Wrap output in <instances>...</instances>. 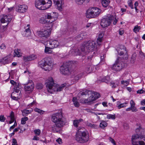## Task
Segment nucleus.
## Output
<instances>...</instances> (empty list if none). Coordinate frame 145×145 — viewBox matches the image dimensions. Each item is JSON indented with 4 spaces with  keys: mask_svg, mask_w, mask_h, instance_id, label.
Listing matches in <instances>:
<instances>
[{
    "mask_svg": "<svg viewBox=\"0 0 145 145\" xmlns=\"http://www.w3.org/2000/svg\"><path fill=\"white\" fill-rule=\"evenodd\" d=\"M51 120L55 123L52 126V130L54 133H61V127L66 122V119L63 116L61 112L53 114L51 116Z\"/></svg>",
    "mask_w": 145,
    "mask_h": 145,
    "instance_id": "1",
    "label": "nucleus"
},
{
    "mask_svg": "<svg viewBox=\"0 0 145 145\" xmlns=\"http://www.w3.org/2000/svg\"><path fill=\"white\" fill-rule=\"evenodd\" d=\"M136 134L132 136V141L133 145H145V135L143 134L145 129L140 127L136 129Z\"/></svg>",
    "mask_w": 145,
    "mask_h": 145,
    "instance_id": "2",
    "label": "nucleus"
},
{
    "mask_svg": "<svg viewBox=\"0 0 145 145\" xmlns=\"http://www.w3.org/2000/svg\"><path fill=\"white\" fill-rule=\"evenodd\" d=\"M84 129L83 127H79L78 129L75 139L79 142L84 143L87 141L89 139L88 133L84 131Z\"/></svg>",
    "mask_w": 145,
    "mask_h": 145,
    "instance_id": "3",
    "label": "nucleus"
},
{
    "mask_svg": "<svg viewBox=\"0 0 145 145\" xmlns=\"http://www.w3.org/2000/svg\"><path fill=\"white\" fill-rule=\"evenodd\" d=\"M53 60L51 57L46 58L39 62V66L46 71L51 70L53 66Z\"/></svg>",
    "mask_w": 145,
    "mask_h": 145,
    "instance_id": "4",
    "label": "nucleus"
},
{
    "mask_svg": "<svg viewBox=\"0 0 145 145\" xmlns=\"http://www.w3.org/2000/svg\"><path fill=\"white\" fill-rule=\"evenodd\" d=\"M45 84L48 92L52 93L53 92H59L61 91L67 84L66 83H65L59 86L54 82H46Z\"/></svg>",
    "mask_w": 145,
    "mask_h": 145,
    "instance_id": "5",
    "label": "nucleus"
},
{
    "mask_svg": "<svg viewBox=\"0 0 145 145\" xmlns=\"http://www.w3.org/2000/svg\"><path fill=\"white\" fill-rule=\"evenodd\" d=\"M52 5L51 0H36L35 3V7L41 10L48 8Z\"/></svg>",
    "mask_w": 145,
    "mask_h": 145,
    "instance_id": "6",
    "label": "nucleus"
},
{
    "mask_svg": "<svg viewBox=\"0 0 145 145\" xmlns=\"http://www.w3.org/2000/svg\"><path fill=\"white\" fill-rule=\"evenodd\" d=\"M95 43L93 41H89L84 42L81 47L82 52L84 54H86L92 51L94 49Z\"/></svg>",
    "mask_w": 145,
    "mask_h": 145,
    "instance_id": "7",
    "label": "nucleus"
},
{
    "mask_svg": "<svg viewBox=\"0 0 145 145\" xmlns=\"http://www.w3.org/2000/svg\"><path fill=\"white\" fill-rule=\"evenodd\" d=\"M113 20V24L115 25L117 22V19L111 15L108 14L102 19L101 25L103 27H107L110 25Z\"/></svg>",
    "mask_w": 145,
    "mask_h": 145,
    "instance_id": "8",
    "label": "nucleus"
},
{
    "mask_svg": "<svg viewBox=\"0 0 145 145\" xmlns=\"http://www.w3.org/2000/svg\"><path fill=\"white\" fill-rule=\"evenodd\" d=\"M101 10L96 7L90 8L88 10L86 14V17L88 18H94L98 16Z\"/></svg>",
    "mask_w": 145,
    "mask_h": 145,
    "instance_id": "9",
    "label": "nucleus"
},
{
    "mask_svg": "<svg viewBox=\"0 0 145 145\" xmlns=\"http://www.w3.org/2000/svg\"><path fill=\"white\" fill-rule=\"evenodd\" d=\"M71 66V65L70 64V62L64 63L61 67L60 71L63 74L69 75L72 72Z\"/></svg>",
    "mask_w": 145,
    "mask_h": 145,
    "instance_id": "10",
    "label": "nucleus"
},
{
    "mask_svg": "<svg viewBox=\"0 0 145 145\" xmlns=\"http://www.w3.org/2000/svg\"><path fill=\"white\" fill-rule=\"evenodd\" d=\"M46 46L50 47L51 48H57L59 45V42L56 40L50 39L46 41Z\"/></svg>",
    "mask_w": 145,
    "mask_h": 145,
    "instance_id": "11",
    "label": "nucleus"
},
{
    "mask_svg": "<svg viewBox=\"0 0 145 145\" xmlns=\"http://www.w3.org/2000/svg\"><path fill=\"white\" fill-rule=\"evenodd\" d=\"M51 31L50 29H44V31H37V34L40 37H48L50 35Z\"/></svg>",
    "mask_w": 145,
    "mask_h": 145,
    "instance_id": "12",
    "label": "nucleus"
},
{
    "mask_svg": "<svg viewBox=\"0 0 145 145\" xmlns=\"http://www.w3.org/2000/svg\"><path fill=\"white\" fill-rule=\"evenodd\" d=\"M12 17V16L10 14L3 15L1 19V22L2 23H7V24L5 25L6 26L10 22Z\"/></svg>",
    "mask_w": 145,
    "mask_h": 145,
    "instance_id": "13",
    "label": "nucleus"
},
{
    "mask_svg": "<svg viewBox=\"0 0 145 145\" xmlns=\"http://www.w3.org/2000/svg\"><path fill=\"white\" fill-rule=\"evenodd\" d=\"M54 1L57 7V8L61 10L64 6V3L63 0H54Z\"/></svg>",
    "mask_w": 145,
    "mask_h": 145,
    "instance_id": "14",
    "label": "nucleus"
},
{
    "mask_svg": "<svg viewBox=\"0 0 145 145\" xmlns=\"http://www.w3.org/2000/svg\"><path fill=\"white\" fill-rule=\"evenodd\" d=\"M123 67L120 63L117 62L116 61L112 66V68L113 70L115 71H119Z\"/></svg>",
    "mask_w": 145,
    "mask_h": 145,
    "instance_id": "15",
    "label": "nucleus"
},
{
    "mask_svg": "<svg viewBox=\"0 0 145 145\" xmlns=\"http://www.w3.org/2000/svg\"><path fill=\"white\" fill-rule=\"evenodd\" d=\"M11 84L14 87V90L17 92H20V89H21L22 86L21 84L18 82H10Z\"/></svg>",
    "mask_w": 145,
    "mask_h": 145,
    "instance_id": "16",
    "label": "nucleus"
},
{
    "mask_svg": "<svg viewBox=\"0 0 145 145\" xmlns=\"http://www.w3.org/2000/svg\"><path fill=\"white\" fill-rule=\"evenodd\" d=\"M34 86L33 82H29L28 84L25 86V91H31L33 90Z\"/></svg>",
    "mask_w": 145,
    "mask_h": 145,
    "instance_id": "17",
    "label": "nucleus"
},
{
    "mask_svg": "<svg viewBox=\"0 0 145 145\" xmlns=\"http://www.w3.org/2000/svg\"><path fill=\"white\" fill-rule=\"evenodd\" d=\"M35 58L36 57L34 55H32L23 57V60L25 62L33 60L35 59Z\"/></svg>",
    "mask_w": 145,
    "mask_h": 145,
    "instance_id": "18",
    "label": "nucleus"
},
{
    "mask_svg": "<svg viewBox=\"0 0 145 145\" xmlns=\"http://www.w3.org/2000/svg\"><path fill=\"white\" fill-rule=\"evenodd\" d=\"M18 11L20 12L24 13L25 12L27 8V6L25 5H20L18 6Z\"/></svg>",
    "mask_w": 145,
    "mask_h": 145,
    "instance_id": "19",
    "label": "nucleus"
},
{
    "mask_svg": "<svg viewBox=\"0 0 145 145\" xmlns=\"http://www.w3.org/2000/svg\"><path fill=\"white\" fill-rule=\"evenodd\" d=\"M131 105L130 108H127V110H129L130 109L132 112H136L137 111L136 108L135 107V103L132 100H131L130 102Z\"/></svg>",
    "mask_w": 145,
    "mask_h": 145,
    "instance_id": "20",
    "label": "nucleus"
},
{
    "mask_svg": "<svg viewBox=\"0 0 145 145\" xmlns=\"http://www.w3.org/2000/svg\"><path fill=\"white\" fill-rule=\"evenodd\" d=\"M92 93V91L86 89L81 91L80 92V94L82 95H88L89 96L90 95H91Z\"/></svg>",
    "mask_w": 145,
    "mask_h": 145,
    "instance_id": "21",
    "label": "nucleus"
},
{
    "mask_svg": "<svg viewBox=\"0 0 145 145\" xmlns=\"http://www.w3.org/2000/svg\"><path fill=\"white\" fill-rule=\"evenodd\" d=\"M98 80L101 82H106L110 81V79L109 76L100 77L98 78Z\"/></svg>",
    "mask_w": 145,
    "mask_h": 145,
    "instance_id": "22",
    "label": "nucleus"
},
{
    "mask_svg": "<svg viewBox=\"0 0 145 145\" xmlns=\"http://www.w3.org/2000/svg\"><path fill=\"white\" fill-rule=\"evenodd\" d=\"M86 35L85 33H82L76 37L75 39L77 41H80L84 38Z\"/></svg>",
    "mask_w": 145,
    "mask_h": 145,
    "instance_id": "23",
    "label": "nucleus"
},
{
    "mask_svg": "<svg viewBox=\"0 0 145 145\" xmlns=\"http://www.w3.org/2000/svg\"><path fill=\"white\" fill-rule=\"evenodd\" d=\"M50 14L52 15V18H53V20H49V22L52 23L57 19L58 16V15L57 13L54 12H51L50 13Z\"/></svg>",
    "mask_w": 145,
    "mask_h": 145,
    "instance_id": "24",
    "label": "nucleus"
},
{
    "mask_svg": "<svg viewBox=\"0 0 145 145\" xmlns=\"http://www.w3.org/2000/svg\"><path fill=\"white\" fill-rule=\"evenodd\" d=\"M104 34L103 33H101L99 34L98 38L97 39V43L98 45H101Z\"/></svg>",
    "mask_w": 145,
    "mask_h": 145,
    "instance_id": "25",
    "label": "nucleus"
},
{
    "mask_svg": "<svg viewBox=\"0 0 145 145\" xmlns=\"http://www.w3.org/2000/svg\"><path fill=\"white\" fill-rule=\"evenodd\" d=\"M95 101V99L93 95H91L89 97L86 99V103L89 104L91 102Z\"/></svg>",
    "mask_w": 145,
    "mask_h": 145,
    "instance_id": "26",
    "label": "nucleus"
},
{
    "mask_svg": "<svg viewBox=\"0 0 145 145\" xmlns=\"http://www.w3.org/2000/svg\"><path fill=\"white\" fill-rule=\"evenodd\" d=\"M76 29L73 27L69 28L67 29V33L69 34H72L75 33L76 31Z\"/></svg>",
    "mask_w": 145,
    "mask_h": 145,
    "instance_id": "27",
    "label": "nucleus"
},
{
    "mask_svg": "<svg viewBox=\"0 0 145 145\" xmlns=\"http://www.w3.org/2000/svg\"><path fill=\"white\" fill-rule=\"evenodd\" d=\"M29 25H27L26 27H25V32H26L25 35L27 37L30 35L31 34V31L29 27Z\"/></svg>",
    "mask_w": 145,
    "mask_h": 145,
    "instance_id": "28",
    "label": "nucleus"
},
{
    "mask_svg": "<svg viewBox=\"0 0 145 145\" xmlns=\"http://www.w3.org/2000/svg\"><path fill=\"white\" fill-rule=\"evenodd\" d=\"M110 3L109 0H101V3L103 6L105 7H107Z\"/></svg>",
    "mask_w": 145,
    "mask_h": 145,
    "instance_id": "29",
    "label": "nucleus"
},
{
    "mask_svg": "<svg viewBox=\"0 0 145 145\" xmlns=\"http://www.w3.org/2000/svg\"><path fill=\"white\" fill-rule=\"evenodd\" d=\"M90 1V0H75V2L77 4L81 5L84 2L88 3Z\"/></svg>",
    "mask_w": 145,
    "mask_h": 145,
    "instance_id": "30",
    "label": "nucleus"
},
{
    "mask_svg": "<svg viewBox=\"0 0 145 145\" xmlns=\"http://www.w3.org/2000/svg\"><path fill=\"white\" fill-rule=\"evenodd\" d=\"M46 43V42L45 43ZM45 49L44 50V52L46 54H50L52 52V51L51 50L52 48H51L50 47L46 46V44H45Z\"/></svg>",
    "mask_w": 145,
    "mask_h": 145,
    "instance_id": "31",
    "label": "nucleus"
},
{
    "mask_svg": "<svg viewBox=\"0 0 145 145\" xmlns=\"http://www.w3.org/2000/svg\"><path fill=\"white\" fill-rule=\"evenodd\" d=\"M40 23L42 24H44L46 23H50L49 22V20H46V18L44 17L41 18L39 20Z\"/></svg>",
    "mask_w": 145,
    "mask_h": 145,
    "instance_id": "32",
    "label": "nucleus"
},
{
    "mask_svg": "<svg viewBox=\"0 0 145 145\" xmlns=\"http://www.w3.org/2000/svg\"><path fill=\"white\" fill-rule=\"evenodd\" d=\"M72 101L73 102L74 106L76 107H78L79 106V103L77 101V100L76 97H74L72 99Z\"/></svg>",
    "mask_w": 145,
    "mask_h": 145,
    "instance_id": "33",
    "label": "nucleus"
},
{
    "mask_svg": "<svg viewBox=\"0 0 145 145\" xmlns=\"http://www.w3.org/2000/svg\"><path fill=\"white\" fill-rule=\"evenodd\" d=\"M33 110L32 108H30L29 110L25 109L23 110L22 111V113L23 115L26 114H28L30 113Z\"/></svg>",
    "mask_w": 145,
    "mask_h": 145,
    "instance_id": "34",
    "label": "nucleus"
},
{
    "mask_svg": "<svg viewBox=\"0 0 145 145\" xmlns=\"http://www.w3.org/2000/svg\"><path fill=\"white\" fill-rule=\"evenodd\" d=\"M10 116V120L9 121V124H11L14 121V113L13 112H11Z\"/></svg>",
    "mask_w": 145,
    "mask_h": 145,
    "instance_id": "35",
    "label": "nucleus"
},
{
    "mask_svg": "<svg viewBox=\"0 0 145 145\" xmlns=\"http://www.w3.org/2000/svg\"><path fill=\"white\" fill-rule=\"evenodd\" d=\"M20 49L19 50L17 48L15 49L14 51V53H15L14 55L17 56L18 57H19L21 56V54L20 53Z\"/></svg>",
    "mask_w": 145,
    "mask_h": 145,
    "instance_id": "36",
    "label": "nucleus"
},
{
    "mask_svg": "<svg viewBox=\"0 0 145 145\" xmlns=\"http://www.w3.org/2000/svg\"><path fill=\"white\" fill-rule=\"evenodd\" d=\"M91 95H93L95 99V100L100 97V95L99 93L92 91Z\"/></svg>",
    "mask_w": 145,
    "mask_h": 145,
    "instance_id": "37",
    "label": "nucleus"
},
{
    "mask_svg": "<svg viewBox=\"0 0 145 145\" xmlns=\"http://www.w3.org/2000/svg\"><path fill=\"white\" fill-rule=\"evenodd\" d=\"M82 121L83 120L82 119H80L79 120H74L73 122L74 126L76 127H78L79 122Z\"/></svg>",
    "mask_w": 145,
    "mask_h": 145,
    "instance_id": "38",
    "label": "nucleus"
},
{
    "mask_svg": "<svg viewBox=\"0 0 145 145\" xmlns=\"http://www.w3.org/2000/svg\"><path fill=\"white\" fill-rule=\"evenodd\" d=\"M8 60L6 57H4L0 59V63L4 64L8 63Z\"/></svg>",
    "mask_w": 145,
    "mask_h": 145,
    "instance_id": "39",
    "label": "nucleus"
},
{
    "mask_svg": "<svg viewBox=\"0 0 145 145\" xmlns=\"http://www.w3.org/2000/svg\"><path fill=\"white\" fill-rule=\"evenodd\" d=\"M83 76V73H80L78 75L75 76L74 78V79L75 81H77L80 79Z\"/></svg>",
    "mask_w": 145,
    "mask_h": 145,
    "instance_id": "40",
    "label": "nucleus"
},
{
    "mask_svg": "<svg viewBox=\"0 0 145 145\" xmlns=\"http://www.w3.org/2000/svg\"><path fill=\"white\" fill-rule=\"evenodd\" d=\"M86 125L89 127H90L92 128H97V126L94 124H92L89 122H87L86 123Z\"/></svg>",
    "mask_w": 145,
    "mask_h": 145,
    "instance_id": "41",
    "label": "nucleus"
},
{
    "mask_svg": "<svg viewBox=\"0 0 145 145\" xmlns=\"http://www.w3.org/2000/svg\"><path fill=\"white\" fill-rule=\"evenodd\" d=\"M107 125V123L105 121H103L100 123L99 126L101 128H104Z\"/></svg>",
    "mask_w": 145,
    "mask_h": 145,
    "instance_id": "42",
    "label": "nucleus"
},
{
    "mask_svg": "<svg viewBox=\"0 0 145 145\" xmlns=\"http://www.w3.org/2000/svg\"><path fill=\"white\" fill-rule=\"evenodd\" d=\"M92 71V67L90 66H88L86 68V71L87 74L90 73Z\"/></svg>",
    "mask_w": 145,
    "mask_h": 145,
    "instance_id": "43",
    "label": "nucleus"
},
{
    "mask_svg": "<svg viewBox=\"0 0 145 145\" xmlns=\"http://www.w3.org/2000/svg\"><path fill=\"white\" fill-rule=\"evenodd\" d=\"M34 110L35 112H38V113L40 114H43L44 112V111L40 110L37 108H36Z\"/></svg>",
    "mask_w": 145,
    "mask_h": 145,
    "instance_id": "44",
    "label": "nucleus"
},
{
    "mask_svg": "<svg viewBox=\"0 0 145 145\" xmlns=\"http://www.w3.org/2000/svg\"><path fill=\"white\" fill-rule=\"evenodd\" d=\"M112 88H115L117 85L114 82H106Z\"/></svg>",
    "mask_w": 145,
    "mask_h": 145,
    "instance_id": "45",
    "label": "nucleus"
},
{
    "mask_svg": "<svg viewBox=\"0 0 145 145\" xmlns=\"http://www.w3.org/2000/svg\"><path fill=\"white\" fill-rule=\"evenodd\" d=\"M37 88V89H42L43 87L42 84L40 82H38L36 86Z\"/></svg>",
    "mask_w": 145,
    "mask_h": 145,
    "instance_id": "46",
    "label": "nucleus"
},
{
    "mask_svg": "<svg viewBox=\"0 0 145 145\" xmlns=\"http://www.w3.org/2000/svg\"><path fill=\"white\" fill-rule=\"evenodd\" d=\"M140 29V27L138 25L135 26L133 29V31L135 33H137L139 31Z\"/></svg>",
    "mask_w": 145,
    "mask_h": 145,
    "instance_id": "47",
    "label": "nucleus"
},
{
    "mask_svg": "<svg viewBox=\"0 0 145 145\" xmlns=\"http://www.w3.org/2000/svg\"><path fill=\"white\" fill-rule=\"evenodd\" d=\"M115 115L108 114L107 115V118L108 119H112L114 120L115 119Z\"/></svg>",
    "mask_w": 145,
    "mask_h": 145,
    "instance_id": "48",
    "label": "nucleus"
},
{
    "mask_svg": "<svg viewBox=\"0 0 145 145\" xmlns=\"http://www.w3.org/2000/svg\"><path fill=\"white\" fill-rule=\"evenodd\" d=\"M104 56L103 55V56H101V61L100 62L99 64H104L105 63V60L104 59Z\"/></svg>",
    "mask_w": 145,
    "mask_h": 145,
    "instance_id": "49",
    "label": "nucleus"
},
{
    "mask_svg": "<svg viewBox=\"0 0 145 145\" xmlns=\"http://www.w3.org/2000/svg\"><path fill=\"white\" fill-rule=\"evenodd\" d=\"M46 17L48 19H50V20H53L52 15L50 14V13H48L46 16Z\"/></svg>",
    "mask_w": 145,
    "mask_h": 145,
    "instance_id": "50",
    "label": "nucleus"
},
{
    "mask_svg": "<svg viewBox=\"0 0 145 145\" xmlns=\"http://www.w3.org/2000/svg\"><path fill=\"white\" fill-rule=\"evenodd\" d=\"M127 106V103H124L122 104H121L119 105L118 106V107L119 109H120L121 108L126 107Z\"/></svg>",
    "mask_w": 145,
    "mask_h": 145,
    "instance_id": "51",
    "label": "nucleus"
},
{
    "mask_svg": "<svg viewBox=\"0 0 145 145\" xmlns=\"http://www.w3.org/2000/svg\"><path fill=\"white\" fill-rule=\"evenodd\" d=\"M40 130L39 129H36L34 130V132L36 135H39L40 133Z\"/></svg>",
    "mask_w": 145,
    "mask_h": 145,
    "instance_id": "52",
    "label": "nucleus"
},
{
    "mask_svg": "<svg viewBox=\"0 0 145 145\" xmlns=\"http://www.w3.org/2000/svg\"><path fill=\"white\" fill-rule=\"evenodd\" d=\"M11 98L14 100L17 101L19 99L18 96H14L11 94Z\"/></svg>",
    "mask_w": 145,
    "mask_h": 145,
    "instance_id": "53",
    "label": "nucleus"
},
{
    "mask_svg": "<svg viewBox=\"0 0 145 145\" xmlns=\"http://www.w3.org/2000/svg\"><path fill=\"white\" fill-rule=\"evenodd\" d=\"M85 110L87 112H90L94 114H96L94 112H92V110H93V109H90V108H87L86 109H85L84 110Z\"/></svg>",
    "mask_w": 145,
    "mask_h": 145,
    "instance_id": "54",
    "label": "nucleus"
},
{
    "mask_svg": "<svg viewBox=\"0 0 145 145\" xmlns=\"http://www.w3.org/2000/svg\"><path fill=\"white\" fill-rule=\"evenodd\" d=\"M46 81H47V82H54V80L52 77L50 76L48 77Z\"/></svg>",
    "mask_w": 145,
    "mask_h": 145,
    "instance_id": "55",
    "label": "nucleus"
},
{
    "mask_svg": "<svg viewBox=\"0 0 145 145\" xmlns=\"http://www.w3.org/2000/svg\"><path fill=\"white\" fill-rule=\"evenodd\" d=\"M6 48V46L4 43H2L0 46V48L1 50H5Z\"/></svg>",
    "mask_w": 145,
    "mask_h": 145,
    "instance_id": "56",
    "label": "nucleus"
},
{
    "mask_svg": "<svg viewBox=\"0 0 145 145\" xmlns=\"http://www.w3.org/2000/svg\"><path fill=\"white\" fill-rule=\"evenodd\" d=\"M12 145H18L17 140L15 138H13L12 139Z\"/></svg>",
    "mask_w": 145,
    "mask_h": 145,
    "instance_id": "57",
    "label": "nucleus"
},
{
    "mask_svg": "<svg viewBox=\"0 0 145 145\" xmlns=\"http://www.w3.org/2000/svg\"><path fill=\"white\" fill-rule=\"evenodd\" d=\"M5 120V118L3 115L0 116V121L1 122H4Z\"/></svg>",
    "mask_w": 145,
    "mask_h": 145,
    "instance_id": "58",
    "label": "nucleus"
},
{
    "mask_svg": "<svg viewBox=\"0 0 145 145\" xmlns=\"http://www.w3.org/2000/svg\"><path fill=\"white\" fill-rule=\"evenodd\" d=\"M109 140L110 141V142L113 144L114 145H116V143L115 142V141L114 140V139H113L112 138H111V137H110L109 138Z\"/></svg>",
    "mask_w": 145,
    "mask_h": 145,
    "instance_id": "59",
    "label": "nucleus"
},
{
    "mask_svg": "<svg viewBox=\"0 0 145 145\" xmlns=\"http://www.w3.org/2000/svg\"><path fill=\"white\" fill-rule=\"evenodd\" d=\"M20 93L18 94L17 93H18L19 92H17L15 90L14 92H13L11 94V95H14V96H18L19 95V93H20Z\"/></svg>",
    "mask_w": 145,
    "mask_h": 145,
    "instance_id": "60",
    "label": "nucleus"
},
{
    "mask_svg": "<svg viewBox=\"0 0 145 145\" xmlns=\"http://www.w3.org/2000/svg\"><path fill=\"white\" fill-rule=\"evenodd\" d=\"M56 142L59 144H61L62 143V139L60 138H58L56 140Z\"/></svg>",
    "mask_w": 145,
    "mask_h": 145,
    "instance_id": "61",
    "label": "nucleus"
},
{
    "mask_svg": "<svg viewBox=\"0 0 145 145\" xmlns=\"http://www.w3.org/2000/svg\"><path fill=\"white\" fill-rule=\"evenodd\" d=\"M80 102L82 103H85L86 104V99H80Z\"/></svg>",
    "mask_w": 145,
    "mask_h": 145,
    "instance_id": "62",
    "label": "nucleus"
},
{
    "mask_svg": "<svg viewBox=\"0 0 145 145\" xmlns=\"http://www.w3.org/2000/svg\"><path fill=\"white\" fill-rule=\"evenodd\" d=\"M128 6L130 7L132 9L134 8L132 2H129L128 3Z\"/></svg>",
    "mask_w": 145,
    "mask_h": 145,
    "instance_id": "63",
    "label": "nucleus"
},
{
    "mask_svg": "<svg viewBox=\"0 0 145 145\" xmlns=\"http://www.w3.org/2000/svg\"><path fill=\"white\" fill-rule=\"evenodd\" d=\"M144 91L143 90L141 89L138 90L137 91V93L141 94L144 93Z\"/></svg>",
    "mask_w": 145,
    "mask_h": 145,
    "instance_id": "64",
    "label": "nucleus"
}]
</instances>
